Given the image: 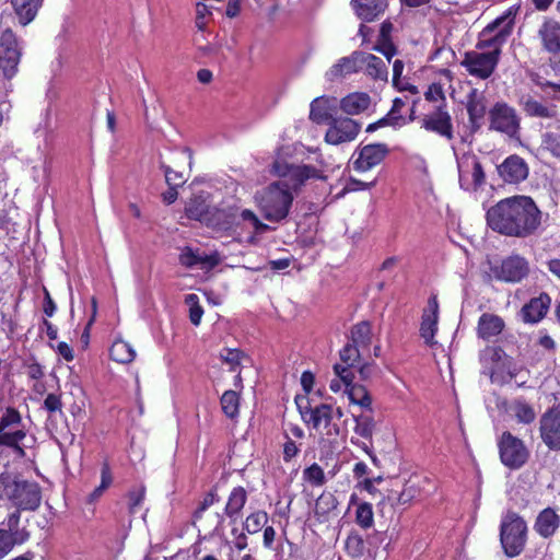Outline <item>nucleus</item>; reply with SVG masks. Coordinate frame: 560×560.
I'll return each mask as SVG.
<instances>
[{
    "instance_id": "1",
    "label": "nucleus",
    "mask_w": 560,
    "mask_h": 560,
    "mask_svg": "<svg viewBox=\"0 0 560 560\" xmlns=\"http://www.w3.org/2000/svg\"><path fill=\"white\" fill-rule=\"evenodd\" d=\"M486 218L492 231L517 238L535 235L542 224V212L532 197L523 195L500 200Z\"/></svg>"
},
{
    "instance_id": "2",
    "label": "nucleus",
    "mask_w": 560,
    "mask_h": 560,
    "mask_svg": "<svg viewBox=\"0 0 560 560\" xmlns=\"http://www.w3.org/2000/svg\"><path fill=\"white\" fill-rule=\"evenodd\" d=\"M282 172L277 166V173L283 178L270 184L258 196L257 201L264 218L271 222H279L289 214L293 201V191H296L306 179H324L319 171L311 165L287 167Z\"/></svg>"
},
{
    "instance_id": "3",
    "label": "nucleus",
    "mask_w": 560,
    "mask_h": 560,
    "mask_svg": "<svg viewBox=\"0 0 560 560\" xmlns=\"http://www.w3.org/2000/svg\"><path fill=\"white\" fill-rule=\"evenodd\" d=\"M516 10L510 8L501 16L488 24L481 32V39L477 44V48H492L487 52L467 51L460 65L469 72L470 75L486 80L494 72L501 52V45L511 34Z\"/></svg>"
},
{
    "instance_id": "4",
    "label": "nucleus",
    "mask_w": 560,
    "mask_h": 560,
    "mask_svg": "<svg viewBox=\"0 0 560 560\" xmlns=\"http://www.w3.org/2000/svg\"><path fill=\"white\" fill-rule=\"evenodd\" d=\"M526 534L525 521L514 512L508 513L500 526V542L506 557L514 558L523 552Z\"/></svg>"
},
{
    "instance_id": "5",
    "label": "nucleus",
    "mask_w": 560,
    "mask_h": 560,
    "mask_svg": "<svg viewBox=\"0 0 560 560\" xmlns=\"http://www.w3.org/2000/svg\"><path fill=\"white\" fill-rule=\"evenodd\" d=\"M22 416L13 407H7L0 416V446L12 448L19 457L25 456L21 442L26 438Z\"/></svg>"
},
{
    "instance_id": "6",
    "label": "nucleus",
    "mask_w": 560,
    "mask_h": 560,
    "mask_svg": "<svg viewBox=\"0 0 560 560\" xmlns=\"http://www.w3.org/2000/svg\"><path fill=\"white\" fill-rule=\"evenodd\" d=\"M301 416L305 422L318 431L322 435L328 439L339 435V425L332 422L334 409L330 405L322 404L315 408L303 407L300 401H296Z\"/></svg>"
},
{
    "instance_id": "7",
    "label": "nucleus",
    "mask_w": 560,
    "mask_h": 560,
    "mask_svg": "<svg viewBox=\"0 0 560 560\" xmlns=\"http://www.w3.org/2000/svg\"><path fill=\"white\" fill-rule=\"evenodd\" d=\"M489 129L516 138L521 129V119L512 106L497 102L489 110Z\"/></svg>"
},
{
    "instance_id": "8",
    "label": "nucleus",
    "mask_w": 560,
    "mask_h": 560,
    "mask_svg": "<svg viewBox=\"0 0 560 560\" xmlns=\"http://www.w3.org/2000/svg\"><path fill=\"white\" fill-rule=\"evenodd\" d=\"M22 56V47L11 28L0 33V69L8 79L15 75Z\"/></svg>"
},
{
    "instance_id": "9",
    "label": "nucleus",
    "mask_w": 560,
    "mask_h": 560,
    "mask_svg": "<svg viewBox=\"0 0 560 560\" xmlns=\"http://www.w3.org/2000/svg\"><path fill=\"white\" fill-rule=\"evenodd\" d=\"M501 462L511 469H518L529 458V451L524 442L510 432H503L499 440Z\"/></svg>"
},
{
    "instance_id": "10",
    "label": "nucleus",
    "mask_w": 560,
    "mask_h": 560,
    "mask_svg": "<svg viewBox=\"0 0 560 560\" xmlns=\"http://www.w3.org/2000/svg\"><path fill=\"white\" fill-rule=\"evenodd\" d=\"M419 122L425 131L435 133L447 141H452L455 137L453 119L446 104H438L431 112L424 114Z\"/></svg>"
},
{
    "instance_id": "11",
    "label": "nucleus",
    "mask_w": 560,
    "mask_h": 560,
    "mask_svg": "<svg viewBox=\"0 0 560 560\" xmlns=\"http://www.w3.org/2000/svg\"><path fill=\"white\" fill-rule=\"evenodd\" d=\"M328 125L325 141L332 145L353 141L361 130V124L349 117H335Z\"/></svg>"
},
{
    "instance_id": "12",
    "label": "nucleus",
    "mask_w": 560,
    "mask_h": 560,
    "mask_svg": "<svg viewBox=\"0 0 560 560\" xmlns=\"http://www.w3.org/2000/svg\"><path fill=\"white\" fill-rule=\"evenodd\" d=\"M540 438L551 451H560V404L549 408L540 417Z\"/></svg>"
},
{
    "instance_id": "13",
    "label": "nucleus",
    "mask_w": 560,
    "mask_h": 560,
    "mask_svg": "<svg viewBox=\"0 0 560 560\" xmlns=\"http://www.w3.org/2000/svg\"><path fill=\"white\" fill-rule=\"evenodd\" d=\"M527 261L521 256H510L500 265L491 267V272L497 280L504 282H520L528 275Z\"/></svg>"
},
{
    "instance_id": "14",
    "label": "nucleus",
    "mask_w": 560,
    "mask_h": 560,
    "mask_svg": "<svg viewBox=\"0 0 560 560\" xmlns=\"http://www.w3.org/2000/svg\"><path fill=\"white\" fill-rule=\"evenodd\" d=\"M389 153L385 143L366 144L355 151L358 156L353 161V167L360 172H366L381 164Z\"/></svg>"
},
{
    "instance_id": "15",
    "label": "nucleus",
    "mask_w": 560,
    "mask_h": 560,
    "mask_svg": "<svg viewBox=\"0 0 560 560\" xmlns=\"http://www.w3.org/2000/svg\"><path fill=\"white\" fill-rule=\"evenodd\" d=\"M498 173L505 183L516 184L527 178L529 170L523 158L512 154L498 166Z\"/></svg>"
},
{
    "instance_id": "16",
    "label": "nucleus",
    "mask_w": 560,
    "mask_h": 560,
    "mask_svg": "<svg viewBox=\"0 0 560 560\" xmlns=\"http://www.w3.org/2000/svg\"><path fill=\"white\" fill-rule=\"evenodd\" d=\"M466 109L471 132H477L481 128V119L487 112V100L483 92L478 89H471L467 94Z\"/></svg>"
},
{
    "instance_id": "17",
    "label": "nucleus",
    "mask_w": 560,
    "mask_h": 560,
    "mask_svg": "<svg viewBox=\"0 0 560 560\" xmlns=\"http://www.w3.org/2000/svg\"><path fill=\"white\" fill-rule=\"evenodd\" d=\"M550 298L546 293H541L537 298H533L521 310V318L524 323L536 324L540 322L547 314L550 306Z\"/></svg>"
},
{
    "instance_id": "18",
    "label": "nucleus",
    "mask_w": 560,
    "mask_h": 560,
    "mask_svg": "<svg viewBox=\"0 0 560 560\" xmlns=\"http://www.w3.org/2000/svg\"><path fill=\"white\" fill-rule=\"evenodd\" d=\"M438 301L435 298H432L429 301V312L423 313L420 326V336L424 339V342L428 346H433L435 343L434 336L438 330Z\"/></svg>"
},
{
    "instance_id": "19",
    "label": "nucleus",
    "mask_w": 560,
    "mask_h": 560,
    "mask_svg": "<svg viewBox=\"0 0 560 560\" xmlns=\"http://www.w3.org/2000/svg\"><path fill=\"white\" fill-rule=\"evenodd\" d=\"M504 327V320L499 315L483 313L478 320L477 335L483 340H490L500 335Z\"/></svg>"
},
{
    "instance_id": "20",
    "label": "nucleus",
    "mask_w": 560,
    "mask_h": 560,
    "mask_svg": "<svg viewBox=\"0 0 560 560\" xmlns=\"http://www.w3.org/2000/svg\"><path fill=\"white\" fill-rule=\"evenodd\" d=\"M44 0H10L14 14L22 26L33 22Z\"/></svg>"
},
{
    "instance_id": "21",
    "label": "nucleus",
    "mask_w": 560,
    "mask_h": 560,
    "mask_svg": "<svg viewBox=\"0 0 560 560\" xmlns=\"http://www.w3.org/2000/svg\"><path fill=\"white\" fill-rule=\"evenodd\" d=\"M179 262L187 267L201 266V268L211 269L219 264V258L215 255L201 254L198 250H192L191 247H185L179 255Z\"/></svg>"
},
{
    "instance_id": "22",
    "label": "nucleus",
    "mask_w": 560,
    "mask_h": 560,
    "mask_svg": "<svg viewBox=\"0 0 560 560\" xmlns=\"http://www.w3.org/2000/svg\"><path fill=\"white\" fill-rule=\"evenodd\" d=\"M335 98L329 100L326 97L315 98L311 103L310 119L318 125L329 124L335 118Z\"/></svg>"
},
{
    "instance_id": "23",
    "label": "nucleus",
    "mask_w": 560,
    "mask_h": 560,
    "mask_svg": "<svg viewBox=\"0 0 560 560\" xmlns=\"http://www.w3.org/2000/svg\"><path fill=\"white\" fill-rule=\"evenodd\" d=\"M371 105V97L364 92H354L346 95L340 100V109L349 115H360Z\"/></svg>"
},
{
    "instance_id": "24",
    "label": "nucleus",
    "mask_w": 560,
    "mask_h": 560,
    "mask_svg": "<svg viewBox=\"0 0 560 560\" xmlns=\"http://www.w3.org/2000/svg\"><path fill=\"white\" fill-rule=\"evenodd\" d=\"M351 3L358 16L366 22L375 20L387 7V0H352Z\"/></svg>"
},
{
    "instance_id": "25",
    "label": "nucleus",
    "mask_w": 560,
    "mask_h": 560,
    "mask_svg": "<svg viewBox=\"0 0 560 560\" xmlns=\"http://www.w3.org/2000/svg\"><path fill=\"white\" fill-rule=\"evenodd\" d=\"M365 67V73L374 80L387 82L388 80V66L380 57L362 52L361 67Z\"/></svg>"
},
{
    "instance_id": "26",
    "label": "nucleus",
    "mask_w": 560,
    "mask_h": 560,
    "mask_svg": "<svg viewBox=\"0 0 560 560\" xmlns=\"http://www.w3.org/2000/svg\"><path fill=\"white\" fill-rule=\"evenodd\" d=\"M559 525V516L553 510L547 508L538 514L534 528L541 537L549 538L556 533Z\"/></svg>"
},
{
    "instance_id": "27",
    "label": "nucleus",
    "mask_w": 560,
    "mask_h": 560,
    "mask_svg": "<svg viewBox=\"0 0 560 560\" xmlns=\"http://www.w3.org/2000/svg\"><path fill=\"white\" fill-rule=\"evenodd\" d=\"M539 35L547 51L551 54L560 52V24L558 22H545L539 30Z\"/></svg>"
},
{
    "instance_id": "28",
    "label": "nucleus",
    "mask_w": 560,
    "mask_h": 560,
    "mask_svg": "<svg viewBox=\"0 0 560 560\" xmlns=\"http://www.w3.org/2000/svg\"><path fill=\"white\" fill-rule=\"evenodd\" d=\"M338 500L332 492H322L315 500L314 513L318 521H327L331 514L337 515Z\"/></svg>"
},
{
    "instance_id": "29",
    "label": "nucleus",
    "mask_w": 560,
    "mask_h": 560,
    "mask_svg": "<svg viewBox=\"0 0 560 560\" xmlns=\"http://www.w3.org/2000/svg\"><path fill=\"white\" fill-rule=\"evenodd\" d=\"M361 56L362 52H353L350 57L339 59V61L330 68L328 75L335 79L358 72L361 69Z\"/></svg>"
},
{
    "instance_id": "30",
    "label": "nucleus",
    "mask_w": 560,
    "mask_h": 560,
    "mask_svg": "<svg viewBox=\"0 0 560 560\" xmlns=\"http://www.w3.org/2000/svg\"><path fill=\"white\" fill-rule=\"evenodd\" d=\"M520 105L527 116L539 118H552L556 115V107H548L534 100L532 96H523Z\"/></svg>"
},
{
    "instance_id": "31",
    "label": "nucleus",
    "mask_w": 560,
    "mask_h": 560,
    "mask_svg": "<svg viewBox=\"0 0 560 560\" xmlns=\"http://www.w3.org/2000/svg\"><path fill=\"white\" fill-rule=\"evenodd\" d=\"M9 499L19 513L21 511H35L42 502L40 492H11Z\"/></svg>"
},
{
    "instance_id": "32",
    "label": "nucleus",
    "mask_w": 560,
    "mask_h": 560,
    "mask_svg": "<svg viewBox=\"0 0 560 560\" xmlns=\"http://www.w3.org/2000/svg\"><path fill=\"white\" fill-rule=\"evenodd\" d=\"M350 342L359 349H369L372 342V326L368 320L360 322L350 330Z\"/></svg>"
},
{
    "instance_id": "33",
    "label": "nucleus",
    "mask_w": 560,
    "mask_h": 560,
    "mask_svg": "<svg viewBox=\"0 0 560 560\" xmlns=\"http://www.w3.org/2000/svg\"><path fill=\"white\" fill-rule=\"evenodd\" d=\"M236 214L232 210L215 209L206 222L219 231H228L236 224Z\"/></svg>"
},
{
    "instance_id": "34",
    "label": "nucleus",
    "mask_w": 560,
    "mask_h": 560,
    "mask_svg": "<svg viewBox=\"0 0 560 560\" xmlns=\"http://www.w3.org/2000/svg\"><path fill=\"white\" fill-rule=\"evenodd\" d=\"M11 539L14 540L15 545H22L30 538V532L22 527L20 528V513L15 511L11 513L7 521V528H3Z\"/></svg>"
},
{
    "instance_id": "35",
    "label": "nucleus",
    "mask_w": 560,
    "mask_h": 560,
    "mask_svg": "<svg viewBox=\"0 0 560 560\" xmlns=\"http://www.w3.org/2000/svg\"><path fill=\"white\" fill-rule=\"evenodd\" d=\"M109 355L114 361L127 364L135 360L136 351L128 342L117 340L112 345Z\"/></svg>"
},
{
    "instance_id": "36",
    "label": "nucleus",
    "mask_w": 560,
    "mask_h": 560,
    "mask_svg": "<svg viewBox=\"0 0 560 560\" xmlns=\"http://www.w3.org/2000/svg\"><path fill=\"white\" fill-rule=\"evenodd\" d=\"M185 211L189 219L198 221H206L210 214L206 199L201 195L190 198L186 205Z\"/></svg>"
},
{
    "instance_id": "37",
    "label": "nucleus",
    "mask_w": 560,
    "mask_h": 560,
    "mask_svg": "<svg viewBox=\"0 0 560 560\" xmlns=\"http://www.w3.org/2000/svg\"><path fill=\"white\" fill-rule=\"evenodd\" d=\"M221 408L224 415L234 419L238 415L240 409V395L235 390H225L220 399Z\"/></svg>"
},
{
    "instance_id": "38",
    "label": "nucleus",
    "mask_w": 560,
    "mask_h": 560,
    "mask_svg": "<svg viewBox=\"0 0 560 560\" xmlns=\"http://www.w3.org/2000/svg\"><path fill=\"white\" fill-rule=\"evenodd\" d=\"M540 148L553 158L560 159V132L546 131L541 135Z\"/></svg>"
},
{
    "instance_id": "39",
    "label": "nucleus",
    "mask_w": 560,
    "mask_h": 560,
    "mask_svg": "<svg viewBox=\"0 0 560 560\" xmlns=\"http://www.w3.org/2000/svg\"><path fill=\"white\" fill-rule=\"evenodd\" d=\"M268 514L264 511H257L249 514L244 522V530L248 534H257L266 526Z\"/></svg>"
},
{
    "instance_id": "40",
    "label": "nucleus",
    "mask_w": 560,
    "mask_h": 560,
    "mask_svg": "<svg viewBox=\"0 0 560 560\" xmlns=\"http://www.w3.org/2000/svg\"><path fill=\"white\" fill-rule=\"evenodd\" d=\"M246 492H231L224 513L230 518L234 520L246 503Z\"/></svg>"
},
{
    "instance_id": "41",
    "label": "nucleus",
    "mask_w": 560,
    "mask_h": 560,
    "mask_svg": "<svg viewBox=\"0 0 560 560\" xmlns=\"http://www.w3.org/2000/svg\"><path fill=\"white\" fill-rule=\"evenodd\" d=\"M347 394L352 404H357L363 408L371 409L372 398L364 386L353 385L348 388Z\"/></svg>"
},
{
    "instance_id": "42",
    "label": "nucleus",
    "mask_w": 560,
    "mask_h": 560,
    "mask_svg": "<svg viewBox=\"0 0 560 560\" xmlns=\"http://www.w3.org/2000/svg\"><path fill=\"white\" fill-rule=\"evenodd\" d=\"M354 432L363 439L370 440L375 429V421L369 415H360L354 418Z\"/></svg>"
},
{
    "instance_id": "43",
    "label": "nucleus",
    "mask_w": 560,
    "mask_h": 560,
    "mask_svg": "<svg viewBox=\"0 0 560 560\" xmlns=\"http://www.w3.org/2000/svg\"><path fill=\"white\" fill-rule=\"evenodd\" d=\"M303 479L313 488H319L325 483V474L322 467L314 463L303 470Z\"/></svg>"
},
{
    "instance_id": "44",
    "label": "nucleus",
    "mask_w": 560,
    "mask_h": 560,
    "mask_svg": "<svg viewBox=\"0 0 560 560\" xmlns=\"http://www.w3.org/2000/svg\"><path fill=\"white\" fill-rule=\"evenodd\" d=\"M513 412L517 421L525 424L532 423L536 418L533 407L523 400L515 401Z\"/></svg>"
},
{
    "instance_id": "45",
    "label": "nucleus",
    "mask_w": 560,
    "mask_h": 560,
    "mask_svg": "<svg viewBox=\"0 0 560 560\" xmlns=\"http://www.w3.org/2000/svg\"><path fill=\"white\" fill-rule=\"evenodd\" d=\"M355 521L362 528H370L373 525V510L368 502H361L355 512Z\"/></svg>"
},
{
    "instance_id": "46",
    "label": "nucleus",
    "mask_w": 560,
    "mask_h": 560,
    "mask_svg": "<svg viewBox=\"0 0 560 560\" xmlns=\"http://www.w3.org/2000/svg\"><path fill=\"white\" fill-rule=\"evenodd\" d=\"M185 303L189 306V319L195 325L200 324L203 310L199 305V298L197 294L190 293L185 296Z\"/></svg>"
},
{
    "instance_id": "47",
    "label": "nucleus",
    "mask_w": 560,
    "mask_h": 560,
    "mask_svg": "<svg viewBox=\"0 0 560 560\" xmlns=\"http://www.w3.org/2000/svg\"><path fill=\"white\" fill-rule=\"evenodd\" d=\"M340 360L343 364L352 366L360 359V349L350 341L340 350Z\"/></svg>"
},
{
    "instance_id": "48",
    "label": "nucleus",
    "mask_w": 560,
    "mask_h": 560,
    "mask_svg": "<svg viewBox=\"0 0 560 560\" xmlns=\"http://www.w3.org/2000/svg\"><path fill=\"white\" fill-rule=\"evenodd\" d=\"M161 168L164 171L165 182L167 185L173 186H182L186 182V176L183 172L174 171L168 165H165L163 162L160 163Z\"/></svg>"
},
{
    "instance_id": "49",
    "label": "nucleus",
    "mask_w": 560,
    "mask_h": 560,
    "mask_svg": "<svg viewBox=\"0 0 560 560\" xmlns=\"http://www.w3.org/2000/svg\"><path fill=\"white\" fill-rule=\"evenodd\" d=\"M346 548L352 557H361L364 553V541L358 534H351L346 541Z\"/></svg>"
},
{
    "instance_id": "50",
    "label": "nucleus",
    "mask_w": 560,
    "mask_h": 560,
    "mask_svg": "<svg viewBox=\"0 0 560 560\" xmlns=\"http://www.w3.org/2000/svg\"><path fill=\"white\" fill-rule=\"evenodd\" d=\"M424 97L429 102L446 104L443 88L439 83H432L431 85H429L428 90L424 93Z\"/></svg>"
},
{
    "instance_id": "51",
    "label": "nucleus",
    "mask_w": 560,
    "mask_h": 560,
    "mask_svg": "<svg viewBox=\"0 0 560 560\" xmlns=\"http://www.w3.org/2000/svg\"><path fill=\"white\" fill-rule=\"evenodd\" d=\"M351 366L347 365V364H335L334 365V371H335V374L338 376V378L346 385V390H348V388H350L351 386H353L354 384H352V381H353V373L350 369Z\"/></svg>"
},
{
    "instance_id": "52",
    "label": "nucleus",
    "mask_w": 560,
    "mask_h": 560,
    "mask_svg": "<svg viewBox=\"0 0 560 560\" xmlns=\"http://www.w3.org/2000/svg\"><path fill=\"white\" fill-rule=\"evenodd\" d=\"M220 357L225 363L231 365V370H234L241 363L244 353L237 349H224Z\"/></svg>"
},
{
    "instance_id": "53",
    "label": "nucleus",
    "mask_w": 560,
    "mask_h": 560,
    "mask_svg": "<svg viewBox=\"0 0 560 560\" xmlns=\"http://www.w3.org/2000/svg\"><path fill=\"white\" fill-rule=\"evenodd\" d=\"M219 501V498L215 492H208L203 500L200 502L199 506L192 514L194 521H198L201 518L202 513L211 506L214 502Z\"/></svg>"
},
{
    "instance_id": "54",
    "label": "nucleus",
    "mask_w": 560,
    "mask_h": 560,
    "mask_svg": "<svg viewBox=\"0 0 560 560\" xmlns=\"http://www.w3.org/2000/svg\"><path fill=\"white\" fill-rule=\"evenodd\" d=\"M14 546L15 542L11 539V536L4 529H0V559L4 558Z\"/></svg>"
},
{
    "instance_id": "55",
    "label": "nucleus",
    "mask_w": 560,
    "mask_h": 560,
    "mask_svg": "<svg viewBox=\"0 0 560 560\" xmlns=\"http://www.w3.org/2000/svg\"><path fill=\"white\" fill-rule=\"evenodd\" d=\"M240 217L243 221L249 222L256 231L267 229V225L261 223L257 215L250 210H243Z\"/></svg>"
},
{
    "instance_id": "56",
    "label": "nucleus",
    "mask_w": 560,
    "mask_h": 560,
    "mask_svg": "<svg viewBox=\"0 0 560 560\" xmlns=\"http://www.w3.org/2000/svg\"><path fill=\"white\" fill-rule=\"evenodd\" d=\"M113 485V475L107 463H104L101 470V483L95 490H106Z\"/></svg>"
},
{
    "instance_id": "57",
    "label": "nucleus",
    "mask_w": 560,
    "mask_h": 560,
    "mask_svg": "<svg viewBox=\"0 0 560 560\" xmlns=\"http://www.w3.org/2000/svg\"><path fill=\"white\" fill-rule=\"evenodd\" d=\"M374 49L386 57L387 63L390 62V59L396 54V48L389 40H381V43L377 46H375Z\"/></svg>"
},
{
    "instance_id": "58",
    "label": "nucleus",
    "mask_w": 560,
    "mask_h": 560,
    "mask_svg": "<svg viewBox=\"0 0 560 560\" xmlns=\"http://www.w3.org/2000/svg\"><path fill=\"white\" fill-rule=\"evenodd\" d=\"M44 406L49 412H55L61 410L62 404L59 396L48 394L44 400Z\"/></svg>"
},
{
    "instance_id": "59",
    "label": "nucleus",
    "mask_w": 560,
    "mask_h": 560,
    "mask_svg": "<svg viewBox=\"0 0 560 560\" xmlns=\"http://www.w3.org/2000/svg\"><path fill=\"white\" fill-rule=\"evenodd\" d=\"M210 14L208 7L203 3H197V15H196V26L198 30L203 31L206 27V15Z\"/></svg>"
},
{
    "instance_id": "60",
    "label": "nucleus",
    "mask_w": 560,
    "mask_h": 560,
    "mask_svg": "<svg viewBox=\"0 0 560 560\" xmlns=\"http://www.w3.org/2000/svg\"><path fill=\"white\" fill-rule=\"evenodd\" d=\"M298 453L299 447L295 442L288 438L287 442L283 444V459L290 462Z\"/></svg>"
},
{
    "instance_id": "61",
    "label": "nucleus",
    "mask_w": 560,
    "mask_h": 560,
    "mask_svg": "<svg viewBox=\"0 0 560 560\" xmlns=\"http://www.w3.org/2000/svg\"><path fill=\"white\" fill-rule=\"evenodd\" d=\"M276 538V530L272 526L264 527V547L267 549H273V542Z\"/></svg>"
},
{
    "instance_id": "62",
    "label": "nucleus",
    "mask_w": 560,
    "mask_h": 560,
    "mask_svg": "<svg viewBox=\"0 0 560 560\" xmlns=\"http://www.w3.org/2000/svg\"><path fill=\"white\" fill-rule=\"evenodd\" d=\"M394 494L395 497H388L393 504H407L413 499L412 492H394Z\"/></svg>"
},
{
    "instance_id": "63",
    "label": "nucleus",
    "mask_w": 560,
    "mask_h": 560,
    "mask_svg": "<svg viewBox=\"0 0 560 560\" xmlns=\"http://www.w3.org/2000/svg\"><path fill=\"white\" fill-rule=\"evenodd\" d=\"M404 62L399 59H396L393 63V84L394 86H399V80L401 73L404 71Z\"/></svg>"
},
{
    "instance_id": "64",
    "label": "nucleus",
    "mask_w": 560,
    "mask_h": 560,
    "mask_svg": "<svg viewBox=\"0 0 560 560\" xmlns=\"http://www.w3.org/2000/svg\"><path fill=\"white\" fill-rule=\"evenodd\" d=\"M58 353L66 360V361H72L73 360V351L70 348V346L66 342H59L57 347Z\"/></svg>"
}]
</instances>
